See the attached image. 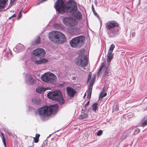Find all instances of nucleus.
Wrapping results in <instances>:
<instances>
[{"label": "nucleus", "instance_id": "1", "mask_svg": "<svg viewBox=\"0 0 147 147\" xmlns=\"http://www.w3.org/2000/svg\"><path fill=\"white\" fill-rule=\"evenodd\" d=\"M55 7L56 11L61 14L64 13L71 12L77 9L76 3L73 0L69 1L65 4L62 0H57Z\"/></svg>", "mask_w": 147, "mask_h": 147}, {"label": "nucleus", "instance_id": "2", "mask_svg": "<svg viewBox=\"0 0 147 147\" xmlns=\"http://www.w3.org/2000/svg\"><path fill=\"white\" fill-rule=\"evenodd\" d=\"M58 108L56 104L49 106L45 105L38 109L36 111V114H38L41 117L45 118L51 115L53 113L57 112Z\"/></svg>", "mask_w": 147, "mask_h": 147}, {"label": "nucleus", "instance_id": "3", "mask_svg": "<svg viewBox=\"0 0 147 147\" xmlns=\"http://www.w3.org/2000/svg\"><path fill=\"white\" fill-rule=\"evenodd\" d=\"M49 37L51 41L58 44H63L66 40L65 35L59 31H52L49 34Z\"/></svg>", "mask_w": 147, "mask_h": 147}, {"label": "nucleus", "instance_id": "4", "mask_svg": "<svg viewBox=\"0 0 147 147\" xmlns=\"http://www.w3.org/2000/svg\"><path fill=\"white\" fill-rule=\"evenodd\" d=\"M49 98L53 100L57 101L61 104H63L65 102L61 92L57 90L53 92H50L47 94Z\"/></svg>", "mask_w": 147, "mask_h": 147}, {"label": "nucleus", "instance_id": "5", "mask_svg": "<svg viewBox=\"0 0 147 147\" xmlns=\"http://www.w3.org/2000/svg\"><path fill=\"white\" fill-rule=\"evenodd\" d=\"M84 36H79L73 38L70 42V44L73 48H80L84 44Z\"/></svg>", "mask_w": 147, "mask_h": 147}, {"label": "nucleus", "instance_id": "6", "mask_svg": "<svg viewBox=\"0 0 147 147\" xmlns=\"http://www.w3.org/2000/svg\"><path fill=\"white\" fill-rule=\"evenodd\" d=\"M62 21L65 25L72 29H74L78 24L77 20L71 16L65 17L62 18Z\"/></svg>", "mask_w": 147, "mask_h": 147}, {"label": "nucleus", "instance_id": "7", "mask_svg": "<svg viewBox=\"0 0 147 147\" xmlns=\"http://www.w3.org/2000/svg\"><path fill=\"white\" fill-rule=\"evenodd\" d=\"M41 80L44 82L53 83L56 82L57 76L52 73L47 72L41 76Z\"/></svg>", "mask_w": 147, "mask_h": 147}, {"label": "nucleus", "instance_id": "8", "mask_svg": "<svg viewBox=\"0 0 147 147\" xmlns=\"http://www.w3.org/2000/svg\"><path fill=\"white\" fill-rule=\"evenodd\" d=\"M76 63L80 67H85L88 64V60L86 55L79 56L76 59Z\"/></svg>", "mask_w": 147, "mask_h": 147}, {"label": "nucleus", "instance_id": "9", "mask_svg": "<svg viewBox=\"0 0 147 147\" xmlns=\"http://www.w3.org/2000/svg\"><path fill=\"white\" fill-rule=\"evenodd\" d=\"M33 54L40 58H41L44 56L45 54V50L42 48H39L34 50L33 52Z\"/></svg>", "mask_w": 147, "mask_h": 147}, {"label": "nucleus", "instance_id": "10", "mask_svg": "<svg viewBox=\"0 0 147 147\" xmlns=\"http://www.w3.org/2000/svg\"><path fill=\"white\" fill-rule=\"evenodd\" d=\"M115 47V45L113 44H112L110 46L109 49L108 51V54L107 55V63H109L110 62L111 60L113 58V55L112 54V52Z\"/></svg>", "mask_w": 147, "mask_h": 147}, {"label": "nucleus", "instance_id": "11", "mask_svg": "<svg viewBox=\"0 0 147 147\" xmlns=\"http://www.w3.org/2000/svg\"><path fill=\"white\" fill-rule=\"evenodd\" d=\"M119 24L115 21L108 22L106 24V27L107 30L113 29L116 27L119 26Z\"/></svg>", "mask_w": 147, "mask_h": 147}, {"label": "nucleus", "instance_id": "12", "mask_svg": "<svg viewBox=\"0 0 147 147\" xmlns=\"http://www.w3.org/2000/svg\"><path fill=\"white\" fill-rule=\"evenodd\" d=\"M94 81L95 78H92L90 83L88 90L87 92V97H89L90 98L91 95L93 86Z\"/></svg>", "mask_w": 147, "mask_h": 147}, {"label": "nucleus", "instance_id": "13", "mask_svg": "<svg viewBox=\"0 0 147 147\" xmlns=\"http://www.w3.org/2000/svg\"><path fill=\"white\" fill-rule=\"evenodd\" d=\"M66 90L68 95L70 97H73L77 92L76 90L71 87H67Z\"/></svg>", "mask_w": 147, "mask_h": 147}, {"label": "nucleus", "instance_id": "14", "mask_svg": "<svg viewBox=\"0 0 147 147\" xmlns=\"http://www.w3.org/2000/svg\"><path fill=\"white\" fill-rule=\"evenodd\" d=\"M78 7L76 10H75L73 12H69L71 13L74 17L78 20H81L82 18V15L81 13L79 11H77Z\"/></svg>", "mask_w": 147, "mask_h": 147}, {"label": "nucleus", "instance_id": "15", "mask_svg": "<svg viewBox=\"0 0 147 147\" xmlns=\"http://www.w3.org/2000/svg\"><path fill=\"white\" fill-rule=\"evenodd\" d=\"M88 112L86 111H84L82 109L81 111V114L80 115V118L81 119H84L88 117Z\"/></svg>", "mask_w": 147, "mask_h": 147}, {"label": "nucleus", "instance_id": "16", "mask_svg": "<svg viewBox=\"0 0 147 147\" xmlns=\"http://www.w3.org/2000/svg\"><path fill=\"white\" fill-rule=\"evenodd\" d=\"M47 59H44L34 61V63L37 64H40L42 63H45L48 62Z\"/></svg>", "mask_w": 147, "mask_h": 147}, {"label": "nucleus", "instance_id": "17", "mask_svg": "<svg viewBox=\"0 0 147 147\" xmlns=\"http://www.w3.org/2000/svg\"><path fill=\"white\" fill-rule=\"evenodd\" d=\"M8 0H0V11L2 9L5 7L6 2Z\"/></svg>", "mask_w": 147, "mask_h": 147}, {"label": "nucleus", "instance_id": "18", "mask_svg": "<svg viewBox=\"0 0 147 147\" xmlns=\"http://www.w3.org/2000/svg\"><path fill=\"white\" fill-rule=\"evenodd\" d=\"M106 62L104 61L102 62L101 65L99 69V70L98 72V74H100L102 71V70L104 71L106 66Z\"/></svg>", "mask_w": 147, "mask_h": 147}, {"label": "nucleus", "instance_id": "19", "mask_svg": "<svg viewBox=\"0 0 147 147\" xmlns=\"http://www.w3.org/2000/svg\"><path fill=\"white\" fill-rule=\"evenodd\" d=\"M105 90L104 88L100 92L99 95V98H102L103 97L106 96L107 95V93L105 92Z\"/></svg>", "mask_w": 147, "mask_h": 147}, {"label": "nucleus", "instance_id": "20", "mask_svg": "<svg viewBox=\"0 0 147 147\" xmlns=\"http://www.w3.org/2000/svg\"><path fill=\"white\" fill-rule=\"evenodd\" d=\"M36 90V92L39 93H41L45 91L44 88L42 87H38Z\"/></svg>", "mask_w": 147, "mask_h": 147}, {"label": "nucleus", "instance_id": "21", "mask_svg": "<svg viewBox=\"0 0 147 147\" xmlns=\"http://www.w3.org/2000/svg\"><path fill=\"white\" fill-rule=\"evenodd\" d=\"M32 101L33 103L36 105H38L41 103L40 100L38 99H33Z\"/></svg>", "mask_w": 147, "mask_h": 147}, {"label": "nucleus", "instance_id": "22", "mask_svg": "<svg viewBox=\"0 0 147 147\" xmlns=\"http://www.w3.org/2000/svg\"><path fill=\"white\" fill-rule=\"evenodd\" d=\"M28 80L30 83L32 84L35 83L36 82V80L34 79L32 76H29Z\"/></svg>", "mask_w": 147, "mask_h": 147}, {"label": "nucleus", "instance_id": "23", "mask_svg": "<svg viewBox=\"0 0 147 147\" xmlns=\"http://www.w3.org/2000/svg\"><path fill=\"white\" fill-rule=\"evenodd\" d=\"M98 104L97 103H94L92 105V109L95 112L96 111L98 110V107L97 106Z\"/></svg>", "mask_w": 147, "mask_h": 147}, {"label": "nucleus", "instance_id": "24", "mask_svg": "<svg viewBox=\"0 0 147 147\" xmlns=\"http://www.w3.org/2000/svg\"><path fill=\"white\" fill-rule=\"evenodd\" d=\"M40 136V135L39 134H36L35 135V137L34 138V140L35 143H38L39 141V138Z\"/></svg>", "mask_w": 147, "mask_h": 147}, {"label": "nucleus", "instance_id": "25", "mask_svg": "<svg viewBox=\"0 0 147 147\" xmlns=\"http://www.w3.org/2000/svg\"><path fill=\"white\" fill-rule=\"evenodd\" d=\"M1 137L2 138L3 142V144H4V145L5 147H6V142L5 141V136L4 135V134L2 132L1 133Z\"/></svg>", "mask_w": 147, "mask_h": 147}, {"label": "nucleus", "instance_id": "26", "mask_svg": "<svg viewBox=\"0 0 147 147\" xmlns=\"http://www.w3.org/2000/svg\"><path fill=\"white\" fill-rule=\"evenodd\" d=\"M108 67H106V69L105 71V75H107V76L109 75L108 74L109 73V71L110 70V67L109 66V64L108 63Z\"/></svg>", "mask_w": 147, "mask_h": 147}, {"label": "nucleus", "instance_id": "27", "mask_svg": "<svg viewBox=\"0 0 147 147\" xmlns=\"http://www.w3.org/2000/svg\"><path fill=\"white\" fill-rule=\"evenodd\" d=\"M53 26L54 28L56 30H58L61 27V25L58 24H54L53 25Z\"/></svg>", "mask_w": 147, "mask_h": 147}, {"label": "nucleus", "instance_id": "28", "mask_svg": "<svg viewBox=\"0 0 147 147\" xmlns=\"http://www.w3.org/2000/svg\"><path fill=\"white\" fill-rule=\"evenodd\" d=\"M92 74L91 72H90L89 73L88 76V77L87 82H88L90 80L91 78Z\"/></svg>", "mask_w": 147, "mask_h": 147}, {"label": "nucleus", "instance_id": "29", "mask_svg": "<svg viewBox=\"0 0 147 147\" xmlns=\"http://www.w3.org/2000/svg\"><path fill=\"white\" fill-rule=\"evenodd\" d=\"M142 124L141 125L142 127H144L147 125V121L146 120H145L143 122L142 121Z\"/></svg>", "mask_w": 147, "mask_h": 147}, {"label": "nucleus", "instance_id": "30", "mask_svg": "<svg viewBox=\"0 0 147 147\" xmlns=\"http://www.w3.org/2000/svg\"><path fill=\"white\" fill-rule=\"evenodd\" d=\"M35 43L36 44H39L40 42V38L39 36L37 37L36 40H35Z\"/></svg>", "mask_w": 147, "mask_h": 147}, {"label": "nucleus", "instance_id": "31", "mask_svg": "<svg viewBox=\"0 0 147 147\" xmlns=\"http://www.w3.org/2000/svg\"><path fill=\"white\" fill-rule=\"evenodd\" d=\"M103 133V131L101 130H100L98 131L97 133V135L98 136H101Z\"/></svg>", "mask_w": 147, "mask_h": 147}, {"label": "nucleus", "instance_id": "32", "mask_svg": "<svg viewBox=\"0 0 147 147\" xmlns=\"http://www.w3.org/2000/svg\"><path fill=\"white\" fill-rule=\"evenodd\" d=\"M92 10L93 12L94 13V14L95 16H98V14L95 11L94 9V7L93 5H92Z\"/></svg>", "mask_w": 147, "mask_h": 147}, {"label": "nucleus", "instance_id": "33", "mask_svg": "<svg viewBox=\"0 0 147 147\" xmlns=\"http://www.w3.org/2000/svg\"><path fill=\"white\" fill-rule=\"evenodd\" d=\"M21 16H22L21 11H20L19 12V14L18 16V20L20 18H21Z\"/></svg>", "mask_w": 147, "mask_h": 147}, {"label": "nucleus", "instance_id": "34", "mask_svg": "<svg viewBox=\"0 0 147 147\" xmlns=\"http://www.w3.org/2000/svg\"><path fill=\"white\" fill-rule=\"evenodd\" d=\"M140 131V129L138 128H137L135 131V133L136 134H138L139 133Z\"/></svg>", "mask_w": 147, "mask_h": 147}, {"label": "nucleus", "instance_id": "35", "mask_svg": "<svg viewBox=\"0 0 147 147\" xmlns=\"http://www.w3.org/2000/svg\"><path fill=\"white\" fill-rule=\"evenodd\" d=\"M19 47H22V48H24V46L22 45V44H19V45H17L16 46V47L17 48H19Z\"/></svg>", "mask_w": 147, "mask_h": 147}, {"label": "nucleus", "instance_id": "36", "mask_svg": "<svg viewBox=\"0 0 147 147\" xmlns=\"http://www.w3.org/2000/svg\"><path fill=\"white\" fill-rule=\"evenodd\" d=\"M16 15L15 14H13L12 16H10V17L9 18V19H11L12 18H14V17H15L16 16Z\"/></svg>", "mask_w": 147, "mask_h": 147}, {"label": "nucleus", "instance_id": "37", "mask_svg": "<svg viewBox=\"0 0 147 147\" xmlns=\"http://www.w3.org/2000/svg\"><path fill=\"white\" fill-rule=\"evenodd\" d=\"M7 132H8V134L9 135L13 136V134L10 131H7Z\"/></svg>", "mask_w": 147, "mask_h": 147}, {"label": "nucleus", "instance_id": "38", "mask_svg": "<svg viewBox=\"0 0 147 147\" xmlns=\"http://www.w3.org/2000/svg\"><path fill=\"white\" fill-rule=\"evenodd\" d=\"M89 102H90L89 101H88V102L86 104H85V108H86V107L89 104Z\"/></svg>", "mask_w": 147, "mask_h": 147}, {"label": "nucleus", "instance_id": "39", "mask_svg": "<svg viewBox=\"0 0 147 147\" xmlns=\"http://www.w3.org/2000/svg\"><path fill=\"white\" fill-rule=\"evenodd\" d=\"M10 1L11 3H13L15 1H16V0H10Z\"/></svg>", "mask_w": 147, "mask_h": 147}, {"label": "nucleus", "instance_id": "40", "mask_svg": "<svg viewBox=\"0 0 147 147\" xmlns=\"http://www.w3.org/2000/svg\"><path fill=\"white\" fill-rule=\"evenodd\" d=\"M125 136H124L122 138V140H123V139H124L125 138Z\"/></svg>", "mask_w": 147, "mask_h": 147}, {"label": "nucleus", "instance_id": "41", "mask_svg": "<svg viewBox=\"0 0 147 147\" xmlns=\"http://www.w3.org/2000/svg\"><path fill=\"white\" fill-rule=\"evenodd\" d=\"M133 34H134V33H132V35H133Z\"/></svg>", "mask_w": 147, "mask_h": 147}, {"label": "nucleus", "instance_id": "42", "mask_svg": "<svg viewBox=\"0 0 147 147\" xmlns=\"http://www.w3.org/2000/svg\"><path fill=\"white\" fill-rule=\"evenodd\" d=\"M28 147H31V146H29Z\"/></svg>", "mask_w": 147, "mask_h": 147}]
</instances>
